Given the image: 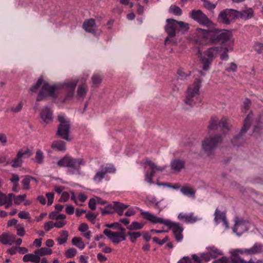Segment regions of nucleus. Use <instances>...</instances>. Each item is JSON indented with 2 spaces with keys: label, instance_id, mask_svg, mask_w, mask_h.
<instances>
[{
  "label": "nucleus",
  "instance_id": "f257e3e1",
  "mask_svg": "<svg viewBox=\"0 0 263 263\" xmlns=\"http://www.w3.org/2000/svg\"><path fill=\"white\" fill-rule=\"evenodd\" d=\"M136 209L141 212V215L143 218L146 219L153 223H163L167 226L172 230L173 235L177 242H181L183 238V228L179 223L173 222L168 219H163L160 217H158L155 215L148 212H144L136 207Z\"/></svg>",
  "mask_w": 263,
  "mask_h": 263
},
{
  "label": "nucleus",
  "instance_id": "f03ea898",
  "mask_svg": "<svg viewBox=\"0 0 263 263\" xmlns=\"http://www.w3.org/2000/svg\"><path fill=\"white\" fill-rule=\"evenodd\" d=\"M59 86L57 83L50 85L48 82L44 80L42 78H40L36 84L30 88V91L36 92L38 89L41 87L36 98V101L39 102L48 97L55 99L57 95L59 93Z\"/></svg>",
  "mask_w": 263,
  "mask_h": 263
},
{
  "label": "nucleus",
  "instance_id": "7ed1b4c3",
  "mask_svg": "<svg viewBox=\"0 0 263 263\" xmlns=\"http://www.w3.org/2000/svg\"><path fill=\"white\" fill-rule=\"evenodd\" d=\"M201 86V81L198 79L188 86L185 97L183 100V102L185 105L193 107L201 102L199 90Z\"/></svg>",
  "mask_w": 263,
  "mask_h": 263
},
{
  "label": "nucleus",
  "instance_id": "20e7f679",
  "mask_svg": "<svg viewBox=\"0 0 263 263\" xmlns=\"http://www.w3.org/2000/svg\"><path fill=\"white\" fill-rule=\"evenodd\" d=\"M218 51V47H212L207 49L200 55L199 60L204 70L207 71L210 69L212 63L217 57Z\"/></svg>",
  "mask_w": 263,
  "mask_h": 263
},
{
  "label": "nucleus",
  "instance_id": "39448f33",
  "mask_svg": "<svg viewBox=\"0 0 263 263\" xmlns=\"http://www.w3.org/2000/svg\"><path fill=\"white\" fill-rule=\"evenodd\" d=\"M59 125L58 128L57 134L62 138L70 141L69 134L70 128V121L65 114H60L58 116Z\"/></svg>",
  "mask_w": 263,
  "mask_h": 263
},
{
  "label": "nucleus",
  "instance_id": "423d86ee",
  "mask_svg": "<svg viewBox=\"0 0 263 263\" xmlns=\"http://www.w3.org/2000/svg\"><path fill=\"white\" fill-rule=\"evenodd\" d=\"M232 37V33L227 30H213L212 36L210 38V42L212 44H224L229 42L232 43L231 41Z\"/></svg>",
  "mask_w": 263,
  "mask_h": 263
},
{
  "label": "nucleus",
  "instance_id": "0eeeda50",
  "mask_svg": "<svg viewBox=\"0 0 263 263\" xmlns=\"http://www.w3.org/2000/svg\"><path fill=\"white\" fill-rule=\"evenodd\" d=\"M78 80L77 79L72 80H67L65 82L57 83L59 86V91L61 89H64L66 91L65 99H71L74 96L76 87L78 84Z\"/></svg>",
  "mask_w": 263,
  "mask_h": 263
},
{
  "label": "nucleus",
  "instance_id": "6e6552de",
  "mask_svg": "<svg viewBox=\"0 0 263 263\" xmlns=\"http://www.w3.org/2000/svg\"><path fill=\"white\" fill-rule=\"evenodd\" d=\"M222 141L220 137L213 136L205 138L202 142V149L208 155L215 149Z\"/></svg>",
  "mask_w": 263,
  "mask_h": 263
},
{
  "label": "nucleus",
  "instance_id": "1a4fd4ad",
  "mask_svg": "<svg viewBox=\"0 0 263 263\" xmlns=\"http://www.w3.org/2000/svg\"><path fill=\"white\" fill-rule=\"evenodd\" d=\"M213 30L203 29L200 28L196 29L193 35V40L195 42L199 44H204L205 40L208 39L210 41V38L212 36Z\"/></svg>",
  "mask_w": 263,
  "mask_h": 263
},
{
  "label": "nucleus",
  "instance_id": "9d476101",
  "mask_svg": "<svg viewBox=\"0 0 263 263\" xmlns=\"http://www.w3.org/2000/svg\"><path fill=\"white\" fill-rule=\"evenodd\" d=\"M120 232L112 231L109 229H105L103 233L111 240L114 244H118L125 240V229L120 227Z\"/></svg>",
  "mask_w": 263,
  "mask_h": 263
},
{
  "label": "nucleus",
  "instance_id": "9b49d317",
  "mask_svg": "<svg viewBox=\"0 0 263 263\" xmlns=\"http://www.w3.org/2000/svg\"><path fill=\"white\" fill-rule=\"evenodd\" d=\"M41 123L43 126L51 124L54 119L53 111L48 106L43 107L40 110Z\"/></svg>",
  "mask_w": 263,
  "mask_h": 263
},
{
  "label": "nucleus",
  "instance_id": "f8f14e48",
  "mask_svg": "<svg viewBox=\"0 0 263 263\" xmlns=\"http://www.w3.org/2000/svg\"><path fill=\"white\" fill-rule=\"evenodd\" d=\"M146 164L149 166L151 172L150 174H148V173H145V180L150 184L154 183L152 181V179L155 173L157 172H162L167 167V166L166 165L158 166L151 160L146 161Z\"/></svg>",
  "mask_w": 263,
  "mask_h": 263
},
{
  "label": "nucleus",
  "instance_id": "ddd939ff",
  "mask_svg": "<svg viewBox=\"0 0 263 263\" xmlns=\"http://www.w3.org/2000/svg\"><path fill=\"white\" fill-rule=\"evenodd\" d=\"M190 17L202 25L211 27L213 23L200 10H193L190 12Z\"/></svg>",
  "mask_w": 263,
  "mask_h": 263
},
{
  "label": "nucleus",
  "instance_id": "4468645a",
  "mask_svg": "<svg viewBox=\"0 0 263 263\" xmlns=\"http://www.w3.org/2000/svg\"><path fill=\"white\" fill-rule=\"evenodd\" d=\"M247 254V249H237L231 252V263H247L245 257Z\"/></svg>",
  "mask_w": 263,
  "mask_h": 263
},
{
  "label": "nucleus",
  "instance_id": "2eb2a0df",
  "mask_svg": "<svg viewBox=\"0 0 263 263\" xmlns=\"http://www.w3.org/2000/svg\"><path fill=\"white\" fill-rule=\"evenodd\" d=\"M116 169L111 164H107L101 167V170L98 171L93 177V180L96 182H100L105 175L107 173H114Z\"/></svg>",
  "mask_w": 263,
  "mask_h": 263
},
{
  "label": "nucleus",
  "instance_id": "dca6fc26",
  "mask_svg": "<svg viewBox=\"0 0 263 263\" xmlns=\"http://www.w3.org/2000/svg\"><path fill=\"white\" fill-rule=\"evenodd\" d=\"M85 162L83 159L79 158L74 159L69 157L68 163V172L71 174H76L78 173L81 166L84 165Z\"/></svg>",
  "mask_w": 263,
  "mask_h": 263
},
{
  "label": "nucleus",
  "instance_id": "f3484780",
  "mask_svg": "<svg viewBox=\"0 0 263 263\" xmlns=\"http://www.w3.org/2000/svg\"><path fill=\"white\" fill-rule=\"evenodd\" d=\"M222 255L221 252L214 246L206 248V252L201 254L202 259L206 262Z\"/></svg>",
  "mask_w": 263,
  "mask_h": 263
},
{
  "label": "nucleus",
  "instance_id": "a211bd4d",
  "mask_svg": "<svg viewBox=\"0 0 263 263\" xmlns=\"http://www.w3.org/2000/svg\"><path fill=\"white\" fill-rule=\"evenodd\" d=\"M227 121L228 119L226 117L222 118L220 122H219V120L216 117H212L209 125V128L214 129L217 128L219 126L223 129H226L227 132H228L229 127L227 124Z\"/></svg>",
  "mask_w": 263,
  "mask_h": 263
},
{
  "label": "nucleus",
  "instance_id": "6ab92c4d",
  "mask_svg": "<svg viewBox=\"0 0 263 263\" xmlns=\"http://www.w3.org/2000/svg\"><path fill=\"white\" fill-rule=\"evenodd\" d=\"M246 121L247 118L244 120L243 126L239 133L234 137V138L231 140L232 143L234 145H239L245 142V137L247 133V127L246 125Z\"/></svg>",
  "mask_w": 263,
  "mask_h": 263
},
{
  "label": "nucleus",
  "instance_id": "aec40b11",
  "mask_svg": "<svg viewBox=\"0 0 263 263\" xmlns=\"http://www.w3.org/2000/svg\"><path fill=\"white\" fill-rule=\"evenodd\" d=\"M128 206V204H124L119 202H115L113 205H109L106 207L104 213H112L113 211L110 210V209L112 208L114 211L118 213L119 215H122L123 213V211L127 209Z\"/></svg>",
  "mask_w": 263,
  "mask_h": 263
},
{
  "label": "nucleus",
  "instance_id": "412c9836",
  "mask_svg": "<svg viewBox=\"0 0 263 263\" xmlns=\"http://www.w3.org/2000/svg\"><path fill=\"white\" fill-rule=\"evenodd\" d=\"M178 218L187 223H194L201 220V218L195 216L193 213H180L178 216Z\"/></svg>",
  "mask_w": 263,
  "mask_h": 263
},
{
  "label": "nucleus",
  "instance_id": "4be33fe9",
  "mask_svg": "<svg viewBox=\"0 0 263 263\" xmlns=\"http://www.w3.org/2000/svg\"><path fill=\"white\" fill-rule=\"evenodd\" d=\"M176 29H177V21L174 19H167L165 30L168 35L171 37L175 36Z\"/></svg>",
  "mask_w": 263,
  "mask_h": 263
},
{
  "label": "nucleus",
  "instance_id": "5701e85b",
  "mask_svg": "<svg viewBox=\"0 0 263 263\" xmlns=\"http://www.w3.org/2000/svg\"><path fill=\"white\" fill-rule=\"evenodd\" d=\"M235 12L233 10H226L221 12L219 16L218 19L220 22L228 24L230 23L231 21L234 18V15Z\"/></svg>",
  "mask_w": 263,
  "mask_h": 263
},
{
  "label": "nucleus",
  "instance_id": "b1692460",
  "mask_svg": "<svg viewBox=\"0 0 263 263\" xmlns=\"http://www.w3.org/2000/svg\"><path fill=\"white\" fill-rule=\"evenodd\" d=\"M246 230L245 221L241 218L237 217L235 219V224L233 231L238 236L241 235Z\"/></svg>",
  "mask_w": 263,
  "mask_h": 263
},
{
  "label": "nucleus",
  "instance_id": "393cba45",
  "mask_svg": "<svg viewBox=\"0 0 263 263\" xmlns=\"http://www.w3.org/2000/svg\"><path fill=\"white\" fill-rule=\"evenodd\" d=\"M15 239V236L9 232H5L0 235V242L3 245H12Z\"/></svg>",
  "mask_w": 263,
  "mask_h": 263
},
{
  "label": "nucleus",
  "instance_id": "a878e982",
  "mask_svg": "<svg viewBox=\"0 0 263 263\" xmlns=\"http://www.w3.org/2000/svg\"><path fill=\"white\" fill-rule=\"evenodd\" d=\"M83 28L87 32L95 33L97 30L95 20L93 18L85 20L83 23Z\"/></svg>",
  "mask_w": 263,
  "mask_h": 263
},
{
  "label": "nucleus",
  "instance_id": "bb28decb",
  "mask_svg": "<svg viewBox=\"0 0 263 263\" xmlns=\"http://www.w3.org/2000/svg\"><path fill=\"white\" fill-rule=\"evenodd\" d=\"M88 90V87L85 83L79 85L77 88V97L79 99L83 100Z\"/></svg>",
  "mask_w": 263,
  "mask_h": 263
},
{
  "label": "nucleus",
  "instance_id": "cd10ccee",
  "mask_svg": "<svg viewBox=\"0 0 263 263\" xmlns=\"http://www.w3.org/2000/svg\"><path fill=\"white\" fill-rule=\"evenodd\" d=\"M214 219L217 223L222 221L226 227L227 228H229L228 223L226 220V213L224 212H220L218 209H217L215 212Z\"/></svg>",
  "mask_w": 263,
  "mask_h": 263
},
{
  "label": "nucleus",
  "instance_id": "c85d7f7f",
  "mask_svg": "<svg viewBox=\"0 0 263 263\" xmlns=\"http://www.w3.org/2000/svg\"><path fill=\"white\" fill-rule=\"evenodd\" d=\"M55 191L57 193V196L61 194V197H74L75 195L71 191L65 190L61 186H55Z\"/></svg>",
  "mask_w": 263,
  "mask_h": 263
},
{
  "label": "nucleus",
  "instance_id": "c756f323",
  "mask_svg": "<svg viewBox=\"0 0 263 263\" xmlns=\"http://www.w3.org/2000/svg\"><path fill=\"white\" fill-rule=\"evenodd\" d=\"M171 170L174 173L180 172L184 166V162L180 160H173L170 164Z\"/></svg>",
  "mask_w": 263,
  "mask_h": 263
},
{
  "label": "nucleus",
  "instance_id": "7c9ffc66",
  "mask_svg": "<svg viewBox=\"0 0 263 263\" xmlns=\"http://www.w3.org/2000/svg\"><path fill=\"white\" fill-rule=\"evenodd\" d=\"M180 192L185 196L194 197L195 195L196 190L193 186L185 184L182 186Z\"/></svg>",
  "mask_w": 263,
  "mask_h": 263
},
{
  "label": "nucleus",
  "instance_id": "2f4dec72",
  "mask_svg": "<svg viewBox=\"0 0 263 263\" xmlns=\"http://www.w3.org/2000/svg\"><path fill=\"white\" fill-rule=\"evenodd\" d=\"M34 253L36 254L37 257L41 259V257L45 255H49L52 253V250L48 248H41L36 250Z\"/></svg>",
  "mask_w": 263,
  "mask_h": 263
},
{
  "label": "nucleus",
  "instance_id": "473e14b6",
  "mask_svg": "<svg viewBox=\"0 0 263 263\" xmlns=\"http://www.w3.org/2000/svg\"><path fill=\"white\" fill-rule=\"evenodd\" d=\"M23 260L24 262L31 261L34 263H39L41 259H39L35 253H29L24 256Z\"/></svg>",
  "mask_w": 263,
  "mask_h": 263
},
{
  "label": "nucleus",
  "instance_id": "72a5a7b5",
  "mask_svg": "<svg viewBox=\"0 0 263 263\" xmlns=\"http://www.w3.org/2000/svg\"><path fill=\"white\" fill-rule=\"evenodd\" d=\"M69 234L67 231H62L60 233V236L57 238V240L59 245H62L66 243Z\"/></svg>",
  "mask_w": 263,
  "mask_h": 263
},
{
  "label": "nucleus",
  "instance_id": "f704fd0d",
  "mask_svg": "<svg viewBox=\"0 0 263 263\" xmlns=\"http://www.w3.org/2000/svg\"><path fill=\"white\" fill-rule=\"evenodd\" d=\"M51 147L53 149H57L60 151H65L66 150L65 143L61 140L54 141L52 143Z\"/></svg>",
  "mask_w": 263,
  "mask_h": 263
},
{
  "label": "nucleus",
  "instance_id": "c9c22d12",
  "mask_svg": "<svg viewBox=\"0 0 263 263\" xmlns=\"http://www.w3.org/2000/svg\"><path fill=\"white\" fill-rule=\"evenodd\" d=\"M262 252V246L260 243H255L252 247L248 249V254H254Z\"/></svg>",
  "mask_w": 263,
  "mask_h": 263
},
{
  "label": "nucleus",
  "instance_id": "e433bc0d",
  "mask_svg": "<svg viewBox=\"0 0 263 263\" xmlns=\"http://www.w3.org/2000/svg\"><path fill=\"white\" fill-rule=\"evenodd\" d=\"M71 242L74 246H76L81 250H83L85 247V244L80 237H73L72 239Z\"/></svg>",
  "mask_w": 263,
  "mask_h": 263
},
{
  "label": "nucleus",
  "instance_id": "4c0bfd02",
  "mask_svg": "<svg viewBox=\"0 0 263 263\" xmlns=\"http://www.w3.org/2000/svg\"><path fill=\"white\" fill-rule=\"evenodd\" d=\"M49 218L51 220H58L60 219H66V216L63 214H61L58 212L53 211L49 214Z\"/></svg>",
  "mask_w": 263,
  "mask_h": 263
},
{
  "label": "nucleus",
  "instance_id": "58836bf2",
  "mask_svg": "<svg viewBox=\"0 0 263 263\" xmlns=\"http://www.w3.org/2000/svg\"><path fill=\"white\" fill-rule=\"evenodd\" d=\"M49 218L51 220H58L60 219H66V216L63 214H61L58 212L53 211L49 214Z\"/></svg>",
  "mask_w": 263,
  "mask_h": 263
},
{
  "label": "nucleus",
  "instance_id": "ea45409f",
  "mask_svg": "<svg viewBox=\"0 0 263 263\" xmlns=\"http://www.w3.org/2000/svg\"><path fill=\"white\" fill-rule=\"evenodd\" d=\"M233 50L231 46L229 45L228 47L222 48V52L220 54V58L222 60L227 61L229 59V55L227 52L231 51Z\"/></svg>",
  "mask_w": 263,
  "mask_h": 263
},
{
  "label": "nucleus",
  "instance_id": "a19ab883",
  "mask_svg": "<svg viewBox=\"0 0 263 263\" xmlns=\"http://www.w3.org/2000/svg\"><path fill=\"white\" fill-rule=\"evenodd\" d=\"M177 29L182 33H185L189 29V25L182 21H177Z\"/></svg>",
  "mask_w": 263,
  "mask_h": 263
},
{
  "label": "nucleus",
  "instance_id": "79ce46f5",
  "mask_svg": "<svg viewBox=\"0 0 263 263\" xmlns=\"http://www.w3.org/2000/svg\"><path fill=\"white\" fill-rule=\"evenodd\" d=\"M31 180H33L35 182L36 181V179L29 176H26L22 181V184L23 189L25 190H28L29 189V184Z\"/></svg>",
  "mask_w": 263,
  "mask_h": 263
},
{
  "label": "nucleus",
  "instance_id": "37998d69",
  "mask_svg": "<svg viewBox=\"0 0 263 263\" xmlns=\"http://www.w3.org/2000/svg\"><path fill=\"white\" fill-rule=\"evenodd\" d=\"M44 156L41 149H37L35 153V161L38 164H42L44 162Z\"/></svg>",
  "mask_w": 263,
  "mask_h": 263
},
{
  "label": "nucleus",
  "instance_id": "c03bdc74",
  "mask_svg": "<svg viewBox=\"0 0 263 263\" xmlns=\"http://www.w3.org/2000/svg\"><path fill=\"white\" fill-rule=\"evenodd\" d=\"M127 235L129 236L130 240L133 243L136 242L137 239L141 236V234L139 232H128Z\"/></svg>",
  "mask_w": 263,
  "mask_h": 263
},
{
  "label": "nucleus",
  "instance_id": "a18cd8bd",
  "mask_svg": "<svg viewBox=\"0 0 263 263\" xmlns=\"http://www.w3.org/2000/svg\"><path fill=\"white\" fill-rule=\"evenodd\" d=\"M18 216L21 219H27L28 222L32 223L33 222L31 216L28 212L22 211L18 214Z\"/></svg>",
  "mask_w": 263,
  "mask_h": 263
},
{
  "label": "nucleus",
  "instance_id": "49530a36",
  "mask_svg": "<svg viewBox=\"0 0 263 263\" xmlns=\"http://www.w3.org/2000/svg\"><path fill=\"white\" fill-rule=\"evenodd\" d=\"M69 156H65L57 162V164L60 167H67L68 166Z\"/></svg>",
  "mask_w": 263,
  "mask_h": 263
},
{
  "label": "nucleus",
  "instance_id": "de8ad7c7",
  "mask_svg": "<svg viewBox=\"0 0 263 263\" xmlns=\"http://www.w3.org/2000/svg\"><path fill=\"white\" fill-rule=\"evenodd\" d=\"M170 13L176 15H181L182 14V10L179 7L175 5H172L169 9Z\"/></svg>",
  "mask_w": 263,
  "mask_h": 263
},
{
  "label": "nucleus",
  "instance_id": "09e8293b",
  "mask_svg": "<svg viewBox=\"0 0 263 263\" xmlns=\"http://www.w3.org/2000/svg\"><path fill=\"white\" fill-rule=\"evenodd\" d=\"M12 204V198H0V206L4 205L6 208H8Z\"/></svg>",
  "mask_w": 263,
  "mask_h": 263
},
{
  "label": "nucleus",
  "instance_id": "8fccbe9b",
  "mask_svg": "<svg viewBox=\"0 0 263 263\" xmlns=\"http://www.w3.org/2000/svg\"><path fill=\"white\" fill-rule=\"evenodd\" d=\"M77 251L73 248H69L65 252V256L68 258H71L76 256Z\"/></svg>",
  "mask_w": 263,
  "mask_h": 263
},
{
  "label": "nucleus",
  "instance_id": "3c124183",
  "mask_svg": "<svg viewBox=\"0 0 263 263\" xmlns=\"http://www.w3.org/2000/svg\"><path fill=\"white\" fill-rule=\"evenodd\" d=\"M237 65L233 62L228 64L225 67V70L228 72H234L237 71Z\"/></svg>",
  "mask_w": 263,
  "mask_h": 263
},
{
  "label": "nucleus",
  "instance_id": "603ef678",
  "mask_svg": "<svg viewBox=\"0 0 263 263\" xmlns=\"http://www.w3.org/2000/svg\"><path fill=\"white\" fill-rule=\"evenodd\" d=\"M144 224L137 221H134L132 224L127 227L129 230H139L143 228Z\"/></svg>",
  "mask_w": 263,
  "mask_h": 263
},
{
  "label": "nucleus",
  "instance_id": "864d4df0",
  "mask_svg": "<svg viewBox=\"0 0 263 263\" xmlns=\"http://www.w3.org/2000/svg\"><path fill=\"white\" fill-rule=\"evenodd\" d=\"M95 191H91L88 189L86 190L84 192H81L79 194L78 197H87L89 196H93L94 197H97V196L93 194V193H96Z\"/></svg>",
  "mask_w": 263,
  "mask_h": 263
},
{
  "label": "nucleus",
  "instance_id": "5fc2aeb1",
  "mask_svg": "<svg viewBox=\"0 0 263 263\" xmlns=\"http://www.w3.org/2000/svg\"><path fill=\"white\" fill-rule=\"evenodd\" d=\"M203 3V6L209 10H212L215 8L216 4H213L208 0H200Z\"/></svg>",
  "mask_w": 263,
  "mask_h": 263
},
{
  "label": "nucleus",
  "instance_id": "6e6d98bb",
  "mask_svg": "<svg viewBox=\"0 0 263 263\" xmlns=\"http://www.w3.org/2000/svg\"><path fill=\"white\" fill-rule=\"evenodd\" d=\"M91 81L93 86H97L101 83L102 79L99 74L95 73L92 76Z\"/></svg>",
  "mask_w": 263,
  "mask_h": 263
},
{
  "label": "nucleus",
  "instance_id": "4d7b16f0",
  "mask_svg": "<svg viewBox=\"0 0 263 263\" xmlns=\"http://www.w3.org/2000/svg\"><path fill=\"white\" fill-rule=\"evenodd\" d=\"M23 104L22 102H20L17 103L15 105H13L12 106L10 109L11 111L13 112H18L20 111L23 108Z\"/></svg>",
  "mask_w": 263,
  "mask_h": 263
},
{
  "label": "nucleus",
  "instance_id": "13d9d810",
  "mask_svg": "<svg viewBox=\"0 0 263 263\" xmlns=\"http://www.w3.org/2000/svg\"><path fill=\"white\" fill-rule=\"evenodd\" d=\"M67 223L65 219H60L59 220H56L55 222H54V226L55 228H62L64 227Z\"/></svg>",
  "mask_w": 263,
  "mask_h": 263
},
{
  "label": "nucleus",
  "instance_id": "bf43d9fd",
  "mask_svg": "<svg viewBox=\"0 0 263 263\" xmlns=\"http://www.w3.org/2000/svg\"><path fill=\"white\" fill-rule=\"evenodd\" d=\"M16 229L17 234L20 236H23L25 234V231L23 224H18L16 225Z\"/></svg>",
  "mask_w": 263,
  "mask_h": 263
},
{
  "label": "nucleus",
  "instance_id": "052dcab7",
  "mask_svg": "<svg viewBox=\"0 0 263 263\" xmlns=\"http://www.w3.org/2000/svg\"><path fill=\"white\" fill-rule=\"evenodd\" d=\"M22 163V160L21 158L16 156L15 158L12 160L11 165L14 167H17L21 166Z\"/></svg>",
  "mask_w": 263,
  "mask_h": 263
},
{
  "label": "nucleus",
  "instance_id": "680f3d73",
  "mask_svg": "<svg viewBox=\"0 0 263 263\" xmlns=\"http://www.w3.org/2000/svg\"><path fill=\"white\" fill-rule=\"evenodd\" d=\"M157 184L158 186H166L175 190H178L180 187V185L178 183L174 185H171L167 183H157Z\"/></svg>",
  "mask_w": 263,
  "mask_h": 263
},
{
  "label": "nucleus",
  "instance_id": "e2e57ef3",
  "mask_svg": "<svg viewBox=\"0 0 263 263\" xmlns=\"http://www.w3.org/2000/svg\"><path fill=\"white\" fill-rule=\"evenodd\" d=\"M168 239L169 238L167 236L164 237L162 240H160L158 237H154L153 238V240L154 242L160 245H162L163 244L167 242L168 240Z\"/></svg>",
  "mask_w": 263,
  "mask_h": 263
},
{
  "label": "nucleus",
  "instance_id": "0e129e2a",
  "mask_svg": "<svg viewBox=\"0 0 263 263\" xmlns=\"http://www.w3.org/2000/svg\"><path fill=\"white\" fill-rule=\"evenodd\" d=\"M98 204L97 203V200L96 198H90L88 205L89 208L91 210H95L96 209V205Z\"/></svg>",
  "mask_w": 263,
  "mask_h": 263
},
{
  "label": "nucleus",
  "instance_id": "69168bd1",
  "mask_svg": "<svg viewBox=\"0 0 263 263\" xmlns=\"http://www.w3.org/2000/svg\"><path fill=\"white\" fill-rule=\"evenodd\" d=\"M178 74L179 77V78L184 80L186 79L187 76H190L191 74V72L189 73H186L183 70L179 69L178 71Z\"/></svg>",
  "mask_w": 263,
  "mask_h": 263
},
{
  "label": "nucleus",
  "instance_id": "338daca9",
  "mask_svg": "<svg viewBox=\"0 0 263 263\" xmlns=\"http://www.w3.org/2000/svg\"><path fill=\"white\" fill-rule=\"evenodd\" d=\"M254 48L258 53H261L263 51V44L261 43H258L255 44Z\"/></svg>",
  "mask_w": 263,
  "mask_h": 263
},
{
  "label": "nucleus",
  "instance_id": "774afa93",
  "mask_svg": "<svg viewBox=\"0 0 263 263\" xmlns=\"http://www.w3.org/2000/svg\"><path fill=\"white\" fill-rule=\"evenodd\" d=\"M177 263H192V261L189 257L184 256Z\"/></svg>",
  "mask_w": 263,
  "mask_h": 263
}]
</instances>
